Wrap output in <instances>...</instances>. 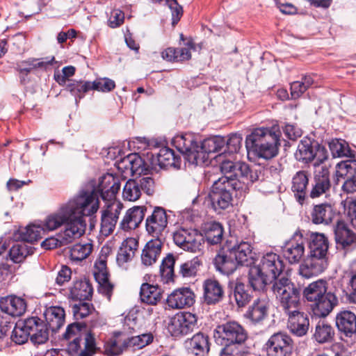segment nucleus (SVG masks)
Here are the masks:
<instances>
[{"label": "nucleus", "instance_id": "f257e3e1", "mask_svg": "<svg viewBox=\"0 0 356 356\" xmlns=\"http://www.w3.org/2000/svg\"><path fill=\"white\" fill-rule=\"evenodd\" d=\"M99 207V201L94 189L81 190L67 202L63 204L54 213L44 220V227L53 231L65 225L63 232L58 234L61 243L67 245L81 237L85 232V216L95 213Z\"/></svg>", "mask_w": 356, "mask_h": 356}, {"label": "nucleus", "instance_id": "f03ea898", "mask_svg": "<svg viewBox=\"0 0 356 356\" xmlns=\"http://www.w3.org/2000/svg\"><path fill=\"white\" fill-rule=\"evenodd\" d=\"M172 143L189 163L199 165L204 163L209 154L221 153L225 147V140L222 136H216L204 140L199 145L193 135L184 134L175 136Z\"/></svg>", "mask_w": 356, "mask_h": 356}, {"label": "nucleus", "instance_id": "7ed1b4c3", "mask_svg": "<svg viewBox=\"0 0 356 356\" xmlns=\"http://www.w3.org/2000/svg\"><path fill=\"white\" fill-rule=\"evenodd\" d=\"M61 342L72 356H92L97 350L94 334L86 332V325L82 323L68 325Z\"/></svg>", "mask_w": 356, "mask_h": 356}, {"label": "nucleus", "instance_id": "20e7f679", "mask_svg": "<svg viewBox=\"0 0 356 356\" xmlns=\"http://www.w3.org/2000/svg\"><path fill=\"white\" fill-rule=\"evenodd\" d=\"M312 314L319 318L327 316L338 305L334 293L327 291V282L322 279L310 283L303 291Z\"/></svg>", "mask_w": 356, "mask_h": 356}, {"label": "nucleus", "instance_id": "39448f33", "mask_svg": "<svg viewBox=\"0 0 356 356\" xmlns=\"http://www.w3.org/2000/svg\"><path fill=\"white\" fill-rule=\"evenodd\" d=\"M280 134L278 128L255 129L245 138L246 148L259 158L271 159L278 153Z\"/></svg>", "mask_w": 356, "mask_h": 356}, {"label": "nucleus", "instance_id": "423d86ee", "mask_svg": "<svg viewBox=\"0 0 356 356\" xmlns=\"http://www.w3.org/2000/svg\"><path fill=\"white\" fill-rule=\"evenodd\" d=\"M272 291L275 296L279 307L286 314L300 309L301 289L286 276H282L273 282Z\"/></svg>", "mask_w": 356, "mask_h": 356}, {"label": "nucleus", "instance_id": "0eeeda50", "mask_svg": "<svg viewBox=\"0 0 356 356\" xmlns=\"http://www.w3.org/2000/svg\"><path fill=\"white\" fill-rule=\"evenodd\" d=\"M241 188L238 181L227 177H220L215 181L209 194L213 209L220 213L232 207L233 193Z\"/></svg>", "mask_w": 356, "mask_h": 356}, {"label": "nucleus", "instance_id": "6e6552de", "mask_svg": "<svg viewBox=\"0 0 356 356\" xmlns=\"http://www.w3.org/2000/svg\"><path fill=\"white\" fill-rule=\"evenodd\" d=\"M220 170L224 175L221 177H227L238 181L240 184L249 185L259 181L261 172L258 169L250 168L249 165L243 162H233L229 159L223 160L220 164Z\"/></svg>", "mask_w": 356, "mask_h": 356}, {"label": "nucleus", "instance_id": "1a4fd4ad", "mask_svg": "<svg viewBox=\"0 0 356 356\" xmlns=\"http://www.w3.org/2000/svg\"><path fill=\"white\" fill-rule=\"evenodd\" d=\"M214 338L220 345H240L246 341L248 333L238 322L232 321L218 325L214 331Z\"/></svg>", "mask_w": 356, "mask_h": 356}, {"label": "nucleus", "instance_id": "9d476101", "mask_svg": "<svg viewBox=\"0 0 356 356\" xmlns=\"http://www.w3.org/2000/svg\"><path fill=\"white\" fill-rule=\"evenodd\" d=\"M175 243L185 251L197 252L202 250L204 238L195 229L180 227L172 235Z\"/></svg>", "mask_w": 356, "mask_h": 356}, {"label": "nucleus", "instance_id": "9b49d317", "mask_svg": "<svg viewBox=\"0 0 356 356\" xmlns=\"http://www.w3.org/2000/svg\"><path fill=\"white\" fill-rule=\"evenodd\" d=\"M169 216L162 207H154L150 215L145 219V230L154 238L162 240L168 224Z\"/></svg>", "mask_w": 356, "mask_h": 356}, {"label": "nucleus", "instance_id": "f8f14e48", "mask_svg": "<svg viewBox=\"0 0 356 356\" xmlns=\"http://www.w3.org/2000/svg\"><path fill=\"white\" fill-rule=\"evenodd\" d=\"M268 356H291L293 341L284 332H278L270 337L264 345Z\"/></svg>", "mask_w": 356, "mask_h": 356}, {"label": "nucleus", "instance_id": "ddd939ff", "mask_svg": "<svg viewBox=\"0 0 356 356\" xmlns=\"http://www.w3.org/2000/svg\"><path fill=\"white\" fill-rule=\"evenodd\" d=\"M197 328V317L191 312L176 314L170 321L168 329L171 335L179 337L193 332Z\"/></svg>", "mask_w": 356, "mask_h": 356}, {"label": "nucleus", "instance_id": "4468645a", "mask_svg": "<svg viewBox=\"0 0 356 356\" xmlns=\"http://www.w3.org/2000/svg\"><path fill=\"white\" fill-rule=\"evenodd\" d=\"M283 257L290 264H297L305 253V239L303 231L298 229L291 238L282 247Z\"/></svg>", "mask_w": 356, "mask_h": 356}, {"label": "nucleus", "instance_id": "2eb2a0df", "mask_svg": "<svg viewBox=\"0 0 356 356\" xmlns=\"http://www.w3.org/2000/svg\"><path fill=\"white\" fill-rule=\"evenodd\" d=\"M122 207L120 202H108L106 207L102 211L100 232L102 235L108 236L113 232Z\"/></svg>", "mask_w": 356, "mask_h": 356}, {"label": "nucleus", "instance_id": "dca6fc26", "mask_svg": "<svg viewBox=\"0 0 356 356\" xmlns=\"http://www.w3.org/2000/svg\"><path fill=\"white\" fill-rule=\"evenodd\" d=\"M256 266L272 278L274 282L277 277L283 276L282 273L284 268V264L280 255L276 253L272 252L266 253Z\"/></svg>", "mask_w": 356, "mask_h": 356}, {"label": "nucleus", "instance_id": "f3484780", "mask_svg": "<svg viewBox=\"0 0 356 356\" xmlns=\"http://www.w3.org/2000/svg\"><path fill=\"white\" fill-rule=\"evenodd\" d=\"M120 187L119 177L107 173L99 178L97 191L104 200L111 202L115 201V195L120 191Z\"/></svg>", "mask_w": 356, "mask_h": 356}, {"label": "nucleus", "instance_id": "a211bd4d", "mask_svg": "<svg viewBox=\"0 0 356 356\" xmlns=\"http://www.w3.org/2000/svg\"><path fill=\"white\" fill-rule=\"evenodd\" d=\"M30 333V339L34 344H42L49 339V327L36 316L25 319L24 325Z\"/></svg>", "mask_w": 356, "mask_h": 356}, {"label": "nucleus", "instance_id": "6ab92c4d", "mask_svg": "<svg viewBox=\"0 0 356 356\" xmlns=\"http://www.w3.org/2000/svg\"><path fill=\"white\" fill-rule=\"evenodd\" d=\"M285 315L288 317L287 328L293 335H306L309 328V318L307 314L297 309Z\"/></svg>", "mask_w": 356, "mask_h": 356}, {"label": "nucleus", "instance_id": "aec40b11", "mask_svg": "<svg viewBox=\"0 0 356 356\" xmlns=\"http://www.w3.org/2000/svg\"><path fill=\"white\" fill-rule=\"evenodd\" d=\"M168 305L172 309L189 307L195 302V294L188 287H184L173 291L166 300Z\"/></svg>", "mask_w": 356, "mask_h": 356}, {"label": "nucleus", "instance_id": "412c9836", "mask_svg": "<svg viewBox=\"0 0 356 356\" xmlns=\"http://www.w3.org/2000/svg\"><path fill=\"white\" fill-rule=\"evenodd\" d=\"M202 299L207 305H215L221 302L225 292L222 285L215 279H207L204 281Z\"/></svg>", "mask_w": 356, "mask_h": 356}, {"label": "nucleus", "instance_id": "4be33fe9", "mask_svg": "<svg viewBox=\"0 0 356 356\" xmlns=\"http://www.w3.org/2000/svg\"><path fill=\"white\" fill-rule=\"evenodd\" d=\"M330 172L326 166H318L315 170L314 182L310 191L309 196L312 198L318 197L325 194L330 188Z\"/></svg>", "mask_w": 356, "mask_h": 356}, {"label": "nucleus", "instance_id": "5701e85b", "mask_svg": "<svg viewBox=\"0 0 356 356\" xmlns=\"http://www.w3.org/2000/svg\"><path fill=\"white\" fill-rule=\"evenodd\" d=\"M26 300L15 295L7 296L0 299V309L3 313L17 317L23 315L26 310Z\"/></svg>", "mask_w": 356, "mask_h": 356}, {"label": "nucleus", "instance_id": "b1692460", "mask_svg": "<svg viewBox=\"0 0 356 356\" xmlns=\"http://www.w3.org/2000/svg\"><path fill=\"white\" fill-rule=\"evenodd\" d=\"M94 276L99 284L100 291L108 298L111 297L113 289V284L109 282L108 271L106 266V257L100 256L95 263Z\"/></svg>", "mask_w": 356, "mask_h": 356}, {"label": "nucleus", "instance_id": "393cba45", "mask_svg": "<svg viewBox=\"0 0 356 356\" xmlns=\"http://www.w3.org/2000/svg\"><path fill=\"white\" fill-rule=\"evenodd\" d=\"M147 208L143 206H135L129 209L120 222V227L123 231L135 229L145 218Z\"/></svg>", "mask_w": 356, "mask_h": 356}, {"label": "nucleus", "instance_id": "a878e982", "mask_svg": "<svg viewBox=\"0 0 356 356\" xmlns=\"http://www.w3.org/2000/svg\"><path fill=\"white\" fill-rule=\"evenodd\" d=\"M328 247L327 238L323 234H311L309 242V257L327 261V253Z\"/></svg>", "mask_w": 356, "mask_h": 356}, {"label": "nucleus", "instance_id": "bb28decb", "mask_svg": "<svg viewBox=\"0 0 356 356\" xmlns=\"http://www.w3.org/2000/svg\"><path fill=\"white\" fill-rule=\"evenodd\" d=\"M184 345L187 350L195 356H204L210 350L209 336L201 332L186 340Z\"/></svg>", "mask_w": 356, "mask_h": 356}, {"label": "nucleus", "instance_id": "cd10ccee", "mask_svg": "<svg viewBox=\"0 0 356 356\" xmlns=\"http://www.w3.org/2000/svg\"><path fill=\"white\" fill-rule=\"evenodd\" d=\"M69 298L74 300H89L93 293V288L90 281L86 278H81L73 281L69 287Z\"/></svg>", "mask_w": 356, "mask_h": 356}, {"label": "nucleus", "instance_id": "c85d7f7f", "mask_svg": "<svg viewBox=\"0 0 356 356\" xmlns=\"http://www.w3.org/2000/svg\"><path fill=\"white\" fill-rule=\"evenodd\" d=\"M338 330L346 337L356 334V315L348 310L339 312L335 318Z\"/></svg>", "mask_w": 356, "mask_h": 356}, {"label": "nucleus", "instance_id": "c756f323", "mask_svg": "<svg viewBox=\"0 0 356 356\" xmlns=\"http://www.w3.org/2000/svg\"><path fill=\"white\" fill-rule=\"evenodd\" d=\"M162 240L153 238L149 241L145 245L141 253V263L143 266L148 267L154 264L162 250Z\"/></svg>", "mask_w": 356, "mask_h": 356}, {"label": "nucleus", "instance_id": "7c9ffc66", "mask_svg": "<svg viewBox=\"0 0 356 356\" xmlns=\"http://www.w3.org/2000/svg\"><path fill=\"white\" fill-rule=\"evenodd\" d=\"M309 175L305 170L297 172L292 178L291 191L297 201L302 204L307 195Z\"/></svg>", "mask_w": 356, "mask_h": 356}, {"label": "nucleus", "instance_id": "2f4dec72", "mask_svg": "<svg viewBox=\"0 0 356 356\" xmlns=\"http://www.w3.org/2000/svg\"><path fill=\"white\" fill-rule=\"evenodd\" d=\"M311 220L315 225L331 223L336 216V211L330 204H319L314 206L311 212Z\"/></svg>", "mask_w": 356, "mask_h": 356}, {"label": "nucleus", "instance_id": "473e14b6", "mask_svg": "<svg viewBox=\"0 0 356 356\" xmlns=\"http://www.w3.org/2000/svg\"><path fill=\"white\" fill-rule=\"evenodd\" d=\"M213 264L216 269L222 274L230 275L237 268V261L234 259L230 250L226 252H218L213 259Z\"/></svg>", "mask_w": 356, "mask_h": 356}, {"label": "nucleus", "instance_id": "72a5a7b5", "mask_svg": "<svg viewBox=\"0 0 356 356\" xmlns=\"http://www.w3.org/2000/svg\"><path fill=\"white\" fill-rule=\"evenodd\" d=\"M44 316L46 325L52 332L58 331L64 324L65 313L61 307L56 306L47 308Z\"/></svg>", "mask_w": 356, "mask_h": 356}, {"label": "nucleus", "instance_id": "f704fd0d", "mask_svg": "<svg viewBox=\"0 0 356 356\" xmlns=\"http://www.w3.org/2000/svg\"><path fill=\"white\" fill-rule=\"evenodd\" d=\"M327 260H319L309 257L300 266L299 273L305 278H310L323 272L327 267Z\"/></svg>", "mask_w": 356, "mask_h": 356}, {"label": "nucleus", "instance_id": "c9c22d12", "mask_svg": "<svg viewBox=\"0 0 356 356\" xmlns=\"http://www.w3.org/2000/svg\"><path fill=\"white\" fill-rule=\"evenodd\" d=\"M335 241L337 245L343 248H348L356 243V235L348 227L342 220H338L334 227Z\"/></svg>", "mask_w": 356, "mask_h": 356}, {"label": "nucleus", "instance_id": "e433bc0d", "mask_svg": "<svg viewBox=\"0 0 356 356\" xmlns=\"http://www.w3.org/2000/svg\"><path fill=\"white\" fill-rule=\"evenodd\" d=\"M269 300L268 298H257L249 307L245 316L252 322L258 323L267 316Z\"/></svg>", "mask_w": 356, "mask_h": 356}, {"label": "nucleus", "instance_id": "4c0bfd02", "mask_svg": "<svg viewBox=\"0 0 356 356\" xmlns=\"http://www.w3.org/2000/svg\"><path fill=\"white\" fill-rule=\"evenodd\" d=\"M55 60L54 56L45 58H30L17 64V71L24 75H27L33 69L40 68L46 70L49 66L52 65Z\"/></svg>", "mask_w": 356, "mask_h": 356}, {"label": "nucleus", "instance_id": "58836bf2", "mask_svg": "<svg viewBox=\"0 0 356 356\" xmlns=\"http://www.w3.org/2000/svg\"><path fill=\"white\" fill-rule=\"evenodd\" d=\"M248 280L250 285L254 291L264 289L267 284L274 282L272 278L256 265L250 268Z\"/></svg>", "mask_w": 356, "mask_h": 356}, {"label": "nucleus", "instance_id": "ea45409f", "mask_svg": "<svg viewBox=\"0 0 356 356\" xmlns=\"http://www.w3.org/2000/svg\"><path fill=\"white\" fill-rule=\"evenodd\" d=\"M140 298L143 302L156 305L162 298V290L157 285L143 283L140 286Z\"/></svg>", "mask_w": 356, "mask_h": 356}, {"label": "nucleus", "instance_id": "a19ab883", "mask_svg": "<svg viewBox=\"0 0 356 356\" xmlns=\"http://www.w3.org/2000/svg\"><path fill=\"white\" fill-rule=\"evenodd\" d=\"M138 242L133 238L124 240L118 252L116 260L120 266H124L125 264L131 260L135 250L137 249Z\"/></svg>", "mask_w": 356, "mask_h": 356}, {"label": "nucleus", "instance_id": "79ce46f5", "mask_svg": "<svg viewBox=\"0 0 356 356\" xmlns=\"http://www.w3.org/2000/svg\"><path fill=\"white\" fill-rule=\"evenodd\" d=\"M334 329L326 321H319L315 329L314 337L319 343L332 342L334 339Z\"/></svg>", "mask_w": 356, "mask_h": 356}, {"label": "nucleus", "instance_id": "37998d69", "mask_svg": "<svg viewBox=\"0 0 356 356\" xmlns=\"http://www.w3.org/2000/svg\"><path fill=\"white\" fill-rule=\"evenodd\" d=\"M237 265H244L249 258H252V248L248 242L242 241L229 249Z\"/></svg>", "mask_w": 356, "mask_h": 356}, {"label": "nucleus", "instance_id": "c03bdc74", "mask_svg": "<svg viewBox=\"0 0 356 356\" xmlns=\"http://www.w3.org/2000/svg\"><path fill=\"white\" fill-rule=\"evenodd\" d=\"M316 156L314 147L309 139L302 140L298 144L297 151L295 154L296 159L303 163L312 161Z\"/></svg>", "mask_w": 356, "mask_h": 356}, {"label": "nucleus", "instance_id": "a18cd8bd", "mask_svg": "<svg viewBox=\"0 0 356 356\" xmlns=\"http://www.w3.org/2000/svg\"><path fill=\"white\" fill-rule=\"evenodd\" d=\"M48 231L44 227V222L42 225H31L19 230V237L23 241L33 243L42 238V234Z\"/></svg>", "mask_w": 356, "mask_h": 356}, {"label": "nucleus", "instance_id": "49530a36", "mask_svg": "<svg viewBox=\"0 0 356 356\" xmlns=\"http://www.w3.org/2000/svg\"><path fill=\"white\" fill-rule=\"evenodd\" d=\"M176 261V257L171 253H169L163 259L160 266V275L164 283H169L174 281V266Z\"/></svg>", "mask_w": 356, "mask_h": 356}, {"label": "nucleus", "instance_id": "de8ad7c7", "mask_svg": "<svg viewBox=\"0 0 356 356\" xmlns=\"http://www.w3.org/2000/svg\"><path fill=\"white\" fill-rule=\"evenodd\" d=\"M153 340L154 335L151 332H149L124 339V345L131 348L133 350H136L149 345L152 343Z\"/></svg>", "mask_w": 356, "mask_h": 356}, {"label": "nucleus", "instance_id": "09e8293b", "mask_svg": "<svg viewBox=\"0 0 356 356\" xmlns=\"http://www.w3.org/2000/svg\"><path fill=\"white\" fill-rule=\"evenodd\" d=\"M66 90L75 97L76 104H78L79 100L85 96V94L92 89L90 81L72 80L67 84Z\"/></svg>", "mask_w": 356, "mask_h": 356}, {"label": "nucleus", "instance_id": "8fccbe9b", "mask_svg": "<svg viewBox=\"0 0 356 356\" xmlns=\"http://www.w3.org/2000/svg\"><path fill=\"white\" fill-rule=\"evenodd\" d=\"M156 161L161 168L175 166L179 161V158L175 156L172 149L164 147L161 148L156 154Z\"/></svg>", "mask_w": 356, "mask_h": 356}, {"label": "nucleus", "instance_id": "3c124183", "mask_svg": "<svg viewBox=\"0 0 356 356\" xmlns=\"http://www.w3.org/2000/svg\"><path fill=\"white\" fill-rule=\"evenodd\" d=\"M329 148L334 158L351 157L353 155L348 144L343 140L332 139L329 143Z\"/></svg>", "mask_w": 356, "mask_h": 356}, {"label": "nucleus", "instance_id": "603ef678", "mask_svg": "<svg viewBox=\"0 0 356 356\" xmlns=\"http://www.w3.org/2000/svg\"><path fill=\"white\" fill-rule=\"evenodd\" d=\"M241 142L242 137L241 134H231L227 141H225L224 149L219 154V156L220 157H232L234 154L239 151L241 146Z\"/></svg>", "mask_w": 356, "mask_h": 356}, {"label": "nucleus", "instance_id": "864d4df0", "mask_svg": "<svg viewBox=\"0 0 356 356\" xmlns=\"http://www.w3.org/2000/svg\"><path fill=\"white\" fill-rule=\"evenodd\" d=\"M223 228L220 223L213 222L205 230V239L211 245L220 243L222 240Z\"/></svg>", "mask_w": 356, "mask_h": 356}, {"label": "nucleus", "instance_id": "5fc2aeb1", "mask_svg": "<svg viewBox=\"0 0 356 356\" xmlns=\"http://www.w3.org/2000/svg\"><path fill=\"white\" fill-rule=\"evenodd\" d=\"M141 194L136 179H130L126 182L122 191L124 200L134 202L140 197Z\"/></svg>", "mask_w": 356, "mask_h": 356}, {"label": "nucleus", "instance_id": "6e6d98bb", "mask_svg": "<svg viewBox=\"0 0 356 356\" xmlns=\"http://www.w3.org/2000/svg\"><path fill=\"white\" fill-rule=\"evenodd\" d=\"M92 250V246L90 243H76L70 248V259L74 261H83L89 256Z\"/></svg>", "mask_w": 356, "mask_h": 356}, {"label": "nucleus", "instance_id": "4d7b16f0", "mask_svg": "<svg viewBox=\"0 0 356 356\" xmlns=\"http://www.w3.org/2000/svg\"><path fill=\"white\" fill-rule=\"evenodd\" d=\"M202 265V261L198 257H195L190 261H187L180 266L179 273L184 277H194Z\"/></svg>", "mask_w": 356, "mask_h": 356}, {"label": "nucleus", "instance_id": "13d9d810", "mask_svg": "<svg viewBox=\"0 0 356 356\" xmlns=\"http://www.w3.org/2000/svg\"><path fill=\"white\" fill-rule=\"evenodd\" d=\"M29 254L30 251L25 243H17L11 247L8 254L14 263H21Z\"/></svg>", "mask_w": 356, "mask_h": 356}, {"label": "nucleus", "instance_id": "bf43d9fd", "mask_svg": "<svg viewBox=\"0 0 356 356\" xmlns=\"http://www.w3.org/2000/svg\"><path fill=\"white\" fill-rule=\"evenodd\" d=\"M356 172V161L348 160L337 163L336 166V176L339 178L348 179Z\"/></svg>", "mask_w": 356, "mask_h": 356}, {"label": "nucleus", "instance_id": "052dcab7", "mask_svg": "<svg viewBox=\"0 0 356 356\" xmlns=\"http://www.w3.org/2000/svg\"><path fill=\"white\" fill-rule=\"evenodd\" d=\"M24 325H25V320L17 323L12 332L10 338L17 344H24L30 337L29 332Z\"/></svg>", "mask_w": 356, "mask_h": 356}, {"label": "nucleus", "instance_id": "680f3d73", "mask_svg": "<svg viewBox=\"0 0 356 356\" xmlns=\"http://www.w3.org/2000/svg\"><path fill=\"white\" fill-rule=\"evenodd\" d=\"M233 296L239 307H244L251 299V295L246 289L245 285L242 283L236 284L233 291Z\"/></svg>", "mask_w": 356, "mask_h": 356}, {"label": "nucleus", "instance_id": "e2e57ef3", "mask_svg": "<svg viewBox=\"0 0 356 356\" xmlns=\"http://www.w3.org/2000/svg\"><path fill=\"white\" fill-rule=\"evenodd\" d=\"M125 348H129L124 345V341L111 339L104 344V353L106 356H117L120 355Z\"/></svg>", "mask_w": 356, "mask_h": 356}, {"label": "nucleus", "instance_id": "0e129e2a", "mask_svg": "<svg viewBox=\"0 0 356 356\" xmlns=\"http://www.w3.org/2000/svg\"><path fill=\"white\" fill-rule=\"evenodd\" d=\"M72 309L76 320H81L87 317L95 310L92 304L84 301H79V303L74 304Z\"/></svg>", "mask_w": 356, "mask_h": 356}, {"label": "nucleus", "instance_id": "69168bd1", "mask_svg": "<svg viewBox=\"0 0 356 356\" xmlns=\"http://www.w3.org/2000/svg\"><path fill=\"white\" fill-rule=\"evenodd\" d=\"M91 89L101 91L104 92H108L113 90L115 87V81L108 79H97L94 81H90Z\"/></svg>", "mask_w": 356, "mask_h": 356}, {"label": "nucleus", "instance_id": "338daca9", "mask_svg": "<svg viewBox=\"0 0 356 356\" xmlns=\"http://www.w3.org/2000/svg\"><path fill=\"white\" fill-rule=\"evenodd\" d=\"M191 50H195V44L191 40L185 43V47L176 48L177 62L190 60L191 58Z\"/></svg>", "mask_w": 356, "mask_h": 356}, {"label": "nucleus", "instance_id": "774afa93", "mask_svg": "<svg viewBox=\"0 0 356 356\" xmlns=\"http://www.w3.org/2000/svg\"><path fill=\"white\" fill-rule=\"evenodd\" d=\"M140 191L145 193L148 195H152L155 191L154 180L150 177H143L136 179Z\"/></svg>", "mask_w": 356, "mask_h": 356}]
</instances>
